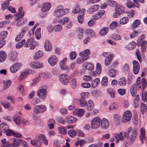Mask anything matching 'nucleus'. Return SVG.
Wrapping results in <instances>:
<instances>
[{"instance_id": "f257e3e1", "label": "nucleus", "mask_w": 147, "mask_h": 147, "mask_svg": "<svg viewBox=\"0 0 147 147\" xmlns=\"http://www.w3.org/2000/svg\"><path fill=\"white\" fill-rule=\"evenodd\" d=\"M69 11L68 9H64L61 5H59L55 9L54 15L56 17H60L67 14Z\"/></svg>"}, {"instance_id": "f03ea898", "label": "nucleus", "mask_w": 147, "mask_h": 147, "mask_svg": "<svg viewBox=\"0 0 147 147\" xmlns=\"http://www.w3.org/2000/svg\"><path fill=\"white\" fill-rule=\"evenodd\" d=\"M138 131V129L137 128L132 129L131 128H129L128 129L127 133L129 135L128 137L131 141H133L136 139Z\"/></svg>"}, {"instance_id": "7ed1b4c3", "label": "nucleus", "mask_w": 147, "mask_h": 147, "mask_svg": "<svg viewBox=\"0 0 147 147\" xmlns=\"http://www.w3.org/2000/svg\"><path fill=\"white\" fill-rule=\"evenodd\" d=\"M101 120L99 117H96L93 119L91 121V128L92 129H96L99 127Z\"/></svg>"}, {"instance_id": "20e7f679", "label": "nucleus", "mask_w": 147, "mask_h": 147, "mask_svg": "<svg viewBox=\"0 0 147 147\" xmlns=\"http://www.w3.org/2000/svg\"><path fill=\"white\" fill-rule=\"evenodd\" d=\"M59 79L61 83L63 84L67 85L69 83V77L67 75L63 74L59 75Z\"/></svg>"}, {"instance_id": "39448f33", "label": "nucleus", "mask_w": 147, "mask_h": 147, "mask_svg": "<svg viewBox=\"0 0 147 147\" xmlns=\"http://www.w3.org/2000/svg\"><path fill=\"white\" fill-rule=\"evenodd\" d=\"M47 110V107L44 105H36L34 107V111L36 114L43 113Z\"/></svg>"}, {"instance_id": "423d86ee", "label": "nucleus", "mask_w": 147, "mask_h": 147, "mask_svg": "<svg viewBox=\"0 0 147 147\" xmlns=\"http://www.w3.org/2000/svg\"><path fill=\"white\" fill-rule=\"evenodd\" d=\"M131 119V113L129 111H127L124 113L122 116V121L126 122L130 121Z\"/></svg>"}, {"instance_id": "0eeeda50", "label": "nucleus", "mask_w": 147, "mask_h": 147, "mask_svg": "<svg viewBox=\"0 0 147 147\" xmlns=\"http://www.w3.org/2000/svg\"><path fill=\"white\" fill-rule=\"evenodd\" d=\"M47 91L46 89L42 88L39 89L37 92V95L41 99L44 100L46 98Z\"/></svg>"}, {"instance_id": "6e6552de", "label": "nucleus", "mask_w": 147, "mask_h": 147, "mask_svg": "<svg viewBox=\"0 0 147 147\" xmlns=\"http://www.w3.org/2000/svg\"><path fill=\"white\" fill-rule=\"evenodd\" d=\"M126 132H121L117 134L115 136V139L116 140V142L117 143L118 142L119 140L121 141L124 140L126 138Z\"/></svg>"}, {"instance_id": "1a4fd4ad", "label": "nucleus", "mask_w": 147, "mask_h": 147, "mask_svg": "<svg viewBox=\"0 0 147 147\" xmlns=\"http://www.w3.org/2000/svg\"><path fill=\"white\" fill-rule=\"evenodd\" d=\"M17 53L15 51L10 52L9 55V59L13 62H17L18 60L17 58Z\"/></svg>"}, {"instance_id": "9d476101", "label": "nucleus", "mask_w": 147, "mask_h": 147, "mask_svg": "<svg viewBox=\"0 0 147 147\" xmlns=\"http://www.w3.org/2000/svg\"><path fill=\"white\" fill-rule=\"evenodd\" d=\"M27 31V28H26L25 27L22 28L21 32L16 36L15 38V40L18 42L21 40L25 35Z\"/></svg>"}, {"instance_id": "9b49d317", "label": "nucleus", "mask_w": 147, "mask_h": 147, "mask_svg": "<svg viewBox=\"0 0 147 147\" xmlns=\"http://www.w3.org/2000/svg\"><path fill=\"white\" fill-rule=\"evenodd\" d=\"M20 64L18 63H16L12 65L10 67L9 70L12 73H16L20 69Z\"/></svg>"}, {"instance_id": "f8f14e48", "label": "nucleus", "mask_w": 147, "mask_h": 147, "mask_svg": "<svg viewBox=\"0 0 147 147\" xmlns=\"http://www.w3.org/2000/svg\"><path fill=\"white\" fill-rule=\"evenodd\" d=\"M30 66L32 68L37 69L42 68L43 64L38 62H32L30 63Z\"/></svg>"}, {"instance_id": "ddd939ff", "label": "nucleus", "mask_w": 147, "mask_h": 147, "mask_svg": "<svg viewBox=\"0 0 147 147\" xmlns=\"http://www.w3.org/2000/svg\"><path fill=\"white\" fill-rule=\"evenodd\" d=\"M101 124L102 128L104 129H107L109 125L108 120L105 118H103L101 119Z\"/></svg>"}, {"instance_id": "4468645a", "label": "nucleus", "mask_w": 147, "mask_h": 147, "mask_svg": "<svg viewBox=\"0 0 147 147\" xmlns=\"http://www.w3.org/2000/svg\"><path fill=\"white\" fill-rule=\"evenodd\" d=\"M133 71L135 74H137L140 70V65L138 62L136 60H134L133 62Z\"/></svg>"}, {"instance_id": "2eb2a0df", "label": "nucleus", "mask_w": 147, "mask_h": 147, "mask_svg": "<svg viewBox=\"0 0 147 147\" xmlns=\"http://www.w3.org/2000/svg\"><path fill=\"white\" fill-rule=\"evenodd\" d=\"M57 58L54 55L51 56L48 59L49 63L51 66L55 65L57 63Z\"/></svg>"}, {"instance_id": "dca6fc26", "label": "nucleus", "mask_w": 147, "mask_h": 147, "mask_svg": "<svg viewBox=\"0 0 147 147\" xmlns=\"http://www.w3.org/2000/svg\"><path fill=\"white\" fill-rule=\"evenodd\" d=\"M29 70H26L22 72L18 78V81L19 82L22 81L24 78L26 77L29 74Z\"/></svg>"}, {"instance_id": "f3484780", "label": "nucleus", "mask_w": 147, "mask_h": 147, "mask_svg": "<svg viewBox=\"0 0 147 147\" xmlns=\"http://www.w3.org/2000/svg\"><path fill=\"white\" fill-rule=\"evenodd\" d=\"M99 8V6L98 5H93L88 9L87 10L88 13L89 14H92L94 12L98 10Z\"/></svg>"}, {"instance_id": "a211bd4d", "label": "nucleus", "mask_w": 147, "mask_h": 147, "mask_svg": "<svg viewBox=\"0 0 147 147\" xmlns=\"http://www.w3.org/2000/svg\"><path fill=\"white\" fill-rule=\"evenodd\" d=\"M115 13L118 15L123 14L125 12L124 7L121 5H117L115 8Z\"/></svg>"}, {"instance_id": "6ab92c4d", "label": "nucleus", "mask_w": 147, "mask_h": 147, "mask_svg": "<svg viewBox=\"0 0 147 147\" xmlns=\"http://www.w3.org/2000/svg\"><path fill=\"white\" fill-rule=\"evenodd\" d=\"M9 127L8 124L5 122L1 123L0 124V131L3 133L6 132V131L9 129Z\"/></svg>"}, {"instance_id": "aec40b11", "label": "nucleus", "mask_w": 147, "mask_h": 147, "mask_svg": "<svg viewBox=\"0 0 147 147\" xmlns=\"http://www.w3.org/2000/svg\"><path fill=\"white\" fill-rule=\"evenodd\" d=\"M84 113V111L82 109H76L73 112L75 115L78 117H81L83 116Z\"/></svg>"}, {"instance_id": "412c9836", "label": "nucleus", "mask_w": 147, "mask_h": 147, "mask_svg": "<svg viewBox=\"0 0 147 147\" xmlns=\"http://www.w3.org/2000/svg\"><path fill=\"white\" fill-rule=\"evenodd\" d=\"M130 92L132 97L135 96L137 93V87L136 84H133L131 85L130 88Z\"/></svg>"}, {"instance_id": "4be33fe9", "label": "nucleus", "mask_w": 147, "mask_h": 147, "mask_svg": "<svg viewBox=\"0 0 147 147\" xmlns=\"http://www.w3.org/2000/svg\"><path fill=\"white\" fill-rule=\"evenodd\" d=\"M65 121L67 123L71 124L76 122L77 121V119L73 116H68L66 117Z\"/></svg>"}, {"instance_id": "5701e85b", "label": "nucleus", "mask_w": 147, "mask_h": 147, "mask_svg": "<svg viewBox=\"0 0 147 147\" xmlns=\"http://www.w3.org/2000/svg\"><path fill=\"white\" fill-rule=\"evenodd\" d=\"M105 13V11L104 10L99 11L97 13L93 16V19L95 20L99 19L101 18Z\"/></svg>"}, {"instance_id": "b1692460", "label": "nucleus", "mask_w": 147, "mask_h": 147, "mask_svg": "<svg viewBox=\"0 0 147 147\" xmlns=\"http://www.w3.org/2000/svg\"><path fill=\"white\" fill-rule=\"evenodd\" d=\"M51 5L49 2L44 3L42 7V11L43 12L48 11L50 9Z\"/></svg>"}, {"instance_id": "393cba45", "label": "nucleus", "mask_w": 147, "mask_h": 147, "mask_svg": "<svg viewBox=\"0 0 147 147\" xmlns=\"http://www.w3.org/2000/svg\"><path fill=\"white\" fill-rule=\"evenodd\" d=\"M145 132V130L144 128L142 127L140 129L139 138L142 142H143V140L146 139Z\"/></svg>"}, {"instance_id": "a878e982", "label": "nucleus", "mask_w": 147, "mask_h": 147, "mask_svg": "<svg viewBox=\"0 0 147 147\" xmlns=\"http://www.w3.org/2000/svg\"><path fill=\"white\" fill-rule=\"evenodd\" d=\"M44 47L45 50L47 51H50L52 50V46L49 40H46L45 41Z\"/></svg>"}, {"instance_id": "bb28decb", "label": "nucleus", "mask_w": 147, "mask_h": 147, "mask_svg": "<svg viewBox=\"0 0 147 147\" xmlns=\"http://www.w3.org/2000/svg\"><path fill=\"white\" fill-rule=\"evenodd\" d=\"M118 85L121 86H123L126 84V80L125 78L123 77H121L118 79Z\"/></svg>"}, {"instance_id": "cd10ccee", "label": "nucleus", "mask_w": 147, "mask_h": 147, "mask_svg": "<svg viewBox=\"0 0 147 147\" xmlns=\"http://www.w3.org/2000/svg\"><path fill=\"white\" fill-rule=\"evenodd\" d=\"M13 142L10 144V146L11 147H17L18 146L20 142V140L16 138H13L12 139Z\"/></svg>"}, {"instance_id": "c85d7f7f", "label": "nucleus", "mask_w": 147, "mask_h": 147, "mask_svg": "<svg viewBox=\"0 0 147 147\" xmlns=\"http://www.w3.org/2000/svg\"><path fill=\"white\" fill-rule=\"evenodd\" d=\"M114 56L113 54L109 55L108 58H106L105 60V64L106 66L109 65L112 61V58Z\"/></svg>"}, {"instance_id": "c756f323", "label": "nucleus", "mask_w": 147, "mask_h": 147, "mask_svg": "<svg viewBox=\"0 0 147 147\" xmlns=\"http://www.w3.org/2000/svg\"><path fill=\"white\" fill-rule=\"evenodd\" d=\"M38 138L42 141L43 143L45 145H47L48 144V141L46 139L45 136L43 134H40L39 135Z\"/></svg>"}, {"instance_id": "7c9ffc66", "label": "nucleus", "mask_w": 147, "mask_h": 147, "mask_svg": "<svg viewBox=\"0 0 147 147\" xmlns=\"http://www.w3.org/2000/svg\"><path fill=\"white\" fill-rule=\"evenodd\" d=\"M7 54L5 52L3 51H0V62L4 61L7 58Z\"/></svg>"}, {"instance_id": "2f4dec72", "label": "nucleus", "mask_w": 147, "mask_h": 147, "mask_svg": "<svg viewBox=\"0 0 147 147\" xmlns=\"http://www.w3.org/2000/svg\"><path fill=\"white\" fill-rule=\"evenodd\" d=\"M108 31V27H104L101 29L99 32V34L101 36H104L107 34Z\"/></svg>"}, {"instance_id": "473e14b6", "label": "nucleus", "mask_w": 147, "mask_h": 147, "mask_svg": "<svg viewBox=\"0 0 147 147\" xmlns=\"http://www.w3.org/2000/svg\"><path fill=\"white\" fill-rule=\"evenodd\" d=\"M30 143L32 145L34 146L35 147H40L41 146V142L37 139L31 140Z\"/></svg>"}, {"instance_id": "72a5a7b5", "label": "nucleus", "mask_w": 147, "mask_h": 147, "mask_svg": "<svg viewBox=\"0 0 147 147\" xmlns=\"http://www.w3.org/2000/svg\"><path fill=\"white\" fill-rule=\"evenodd\" d=\"M83 30L81 28H79L77 29V33L78 34V37L79 39H82L83 37Z\"/></svg>"}, {"instance_id": "f704fd0d", "label": "nucleus", "mask_w": 147, "mask_h": 147, "mask_svg": "<svg viewBox=\"0 0 147 147\" xmlns=\"http://www.w3.org/2000/svg\"><path fill=\"white\" fill-rule=\"evenodd\" d=\"M118 107V104L115 102H113L111 103L109 107V109L111 111L115 110L117 109Z\"/></svg>"}, {"instance_id": "c9c22d12", "label": "nucleus", "mask_w": 147, "mask_h": 147, "mask_svg": "<svg viewBox=\"0 0 147 147\" xmlns=\"http://www.w3.org/2000/svg\"><path fill=\"white\" fill-rule=\"evenodd\" d=\"M43 55V52L40 51H38L36 52L35 56L34 58V60H37L40 58L42 57Z\"/></svg>"}, {"instance_id": "e433bc0d", "label": "nucleus", "mask_w": 147, "mask_h": 147, "mask_svg": "<svg viewBox=\"0 0 147 147\" xmlns=\"http://www.w3.org/2000/svg\"><path fill=\"white\" fill-rule=\"evenodd\" d=\"M90 53V50L89 49H86V50L81 52L79 53V55L82 57H86L87 58V56L89 55Z\"/></svg>"}, {"instance_id": "4c0bfd02", "label": "nucleus", "mask_w": 147, "mask_h": 147, "mask_svg": "<svg viewBox=\"0 0 147 147\" xmlns=\"http://www.w3.org/2000/svg\"><path fill=\"white\" fill-rule=\"evenodd\" d=\"M7 35V31H2L0 33V41H4V40L6 37Z\"/></svg>"}, {"instance_id": "58836bf2", "label": "nucleus", "mask_w": 147, "mask_h": 147, "mask_svg": "<svg viewBox=\"0 0 147 147\" xmlns=\"http://www.w3.org/2000/svg\"><path fill=\"white\" fill-rule=\"evenodd\" d=\"M94 105L93 102L91 100L88 101V103L87 105V109L88 111L92 110L94 107Z\"/></svg>"}, {"instance_id": "ea45409f", "label": "nucleus", "mask_w": 147, "mask_h": 147, "mask_svg": "<svg viewBox=\"0 0 147 147\" xmlns=\"http://www.w3.org/2000/svg\"><path fill=\"white\" fill-rule=\"evenodd\" d=\"M54 123V121L53 119H50L47 122V125L50 129H53Z\"/></svg>"}, {"instance_id": "a19ab883", "label": "nucleus", "mask_w": 147, "mask_h": 147, "mask_svg": "<svg viewBox=\"0 0 147 147\" xmlns=\"http://www.w3.org/2000/svg\"><path fill=\"white\" fill-rule=\"evenodd\" d=\"M16 21H18L16 23V25L17 26H20L23 24H24L26 22V20H23L20 18H19L17 19Z\"/></svg>"}, {"instance_id": "79ce46f5", "label": "nucleus", "mask_w": 147, "mask_h": 147, "mask_svg": "<svg viewBox=\"0 0 147 147\" xmlns=\"http://www.w3.org/2000/svg\"><path fill=\"white\" fill-rule=\"evenodd\" d=\"M87 35L90 37H92L95 36V34L94 31L90 29H88L86 31Z\"/></svg>"}, {"instance_id": "37998d69", "label": "nucleus", "mask_w": 147, "mask_h": 147, "mask_svg": "<svg viewBox=\"0 0 147 147\" xmlns=\"http://www.w3.org/2000/svg\"><path fill=\"white\" fill-rule=\"evenodd\" d=\"M11 84L10 80H7L4 82L3 89L4 90H6L10 86Z\"/></svg>"}, {"instance_id": "c03bdc74", "label": "nucleus", "mask_w": 147, "mask_h": 147, "mask_svg": "<svg viewBox=\"0 0 147 147\" xmlns=\"http://www.w3.org/2000/svg\"><path fill=\"white\" fill-rule=\"evenodd\" d=\"M136 46V43L132 41L128 45L126 48L128 50H131L135 48Z\"/></svg>"}, {"instance_id": "a18cd8bd", "label": "nucleus", "mask_w": 147, "mask_h": 147, "mask_svg": "<svg viewBox=\"0 0 147 147\" xmlns=\"http://www.w3.org/2000/svg\"><path fill=\"white\" fill-rule=\"evenodd\" d=\"M69 20V19L68 17L64 18L58 21V23L62 25L66 23Z\"/></svg>"}, {"instance_id": "49530a36", "label": "nucleus", "mask_w": 147, "mask_h": 147, "mask_svg": "<svg viewBox=\"0 0 147 147\" xmlns=\"http://www.w3.org/2000/svg\"><path fill=\"white\" fill-rule=\"evenodd\" d=\"M100 82V80L98 78L93 80L91 83L92 86L93 88L96 87Z\"/></svg>"}, {"instance_id": "de8ad7c7", "label": "nucleus", "mask_w": 147, "mask_h": 147, "mask_svg": "<svg viewBox=\"0 0 147 147\" xmlns=\"http://www.w3.org/2000/svg\"><path fill=\"white\" fill-rule=\"evenodd\" d=\"M107 3L109 5L112 7H115L118 5L116 2L113 0H108Z\"/></svg>"}, {"instance_id": "09e8293b", "label": "nucleus", "mask_w": 147, "mask_h": 147, "mask_svg": "<svg viewBox=\"0 0 147 147\" xmlns=\"http://www.w3.org/2000/svg\"><path fill=\"white\" fill-rule=\"evenodd\" d=\"M117 71L113 69H111L109 71V76L112 77H115L117 73Z\"/></svg>"}, {"instance_id": "8fccbe9b", "label": "nucleus", "mask_w": 147, "mask_h": 147, "mask_svg": "<svg viewBox=\"0 0 147 147\" xmlns=\"http://www.w3.org/2000/svg\"><path fill=\"white\" fill-rule=\"evenodd\" d=\"M14 121L17 125H20L22 122L21 117L20 116H18L14 117Z\"/></svg>"}, {"instance_id": "3c124183", "label": "nucleus", "mask_w": 147, "mask_h": 147, "mask_svg": "<svg viewBox=\"0 0 147 147\" xmlns=\"http://www.w3.org/2000/svg\"><path fill=\"white\" fill-rule=\"evenodd\" d=\"M35 35L36 38L38 40L41 37L40 28H38L35 32Z\"/></svg>"}, {"instance_id": "603ef678", "label": "nucleus", "mask_w": 147, "mask_h": 147, "mask_svg": "<svg viewBox=\"0 0 147 147\" xmlns=\"http://www.w3.org/2000/svg\"><path fill=\"white\" fill-rule=\"evenodd\" d=\"M137 5L136 6L135 4L131 2H128L126 3L127 7L129 8H134L135 7H139V6L138 4H137Z\"/></svg>"}, {"instance_id": "864d4df0", "label": "nucleus", "mask_w": 147, "mask_h": 147, "mask_svg": "<svg viewBox=\"0 0 147 147\" xmlns=\"http://www.w3.org/2000/svg\"><path fill=\"white\" fill-rule=\"evenodd\" d=\"M68 134L70 137L73 138L76 136L77 134L76 131H75L73 129H71L68 131Z\"/></svg>"}, {"instance_id": "5fc2aeb1", "label": "nucleus", "mask_w": 147, "mask_h": 147, "mask_svg": "<svg viewBox=\"0 0 147 147\" xmlns=\"http://www.w3.org/2000/svg\"><path fill=\"white\" fill-rule=\"evenodd\" d=\"M140 24V22L138 20H134L132 24V27L133 28H137Z\"/></svg>"}, {"instance_id": "6e6d98bb", "label": "nucleus", "mask_w": 147, "mask_h": 147, "mask_svg": "<svg viewBox=\"0 0 147 147\" xmlns=\"http://www.w3.org/2000/svg\"><path fill=\"white\" fill-rule=\"evenodd\" d=\"M139 97L138 95L136 96L134 101V104L136 107H138L139 104Z\"/></svg>"}, {"instance_id": "4d7b16f0", "label": "nucleus", "mask_w": 147, "mask_h": 147, "mask_svg": "<svg viewBox=\"0 0 147 147\" xmlns=\"http://www.w3.org/2000/svg\"><path fill=\"white\" fill-rule=\"evenodd\" d=\"M85 66L86 69L89 70H92L94 68V66L92 63H87L85 64Z\"/></svg>"}, {"instance_id": "13d9d810", "label": "nucleus", "mask_w": 147, "mask_h": 147, "mask_svg": "<svg viewBox=\"0 0 147 147\" xmlns=\"http://www.w3.org/2000/svg\"><path fill=\"white\" fill-rule=\"evenodd\" d=\"M128 19L127 17H124L121 18L120 20V23L121 24H124L127 23L128 22Z\"/></svg>"}, {"instance_id": "bf43d9fd", "label": "nucleus", "mask_w": 147, "mask_h": 147, "mask_svg": "<svg viewBox=\"0 0 147 147\" xmlns=\"http://www.w3.org/2000/svg\"><path fill=\"white\" fill-rule=\"evenodd\" d=\"M9 4V2L5 1L2 3L1 5V9L3 10H5L7 8Z\"/></svg>"}, {"instance_id": "052dcab7", "label": "nucleus", "mask_w": 147, "mask_h": 147, "mask_svg": "<svg viewBox=\"0 0 147 147\" xmlns=\"http://www.w3.org/2000/svg\"><path fill=\"white\" fill-rule=\"evenodd\" d=\"M54 30L56 32H60L62 29V26L59 24L55 25L54 26Z\"/></svg>"}, {"instance_id": "680f3d73", "label": "nucleus", "mask_w": 147, "mask_h": 147, "mask_svg": "<svg viewBox=\"0 0 147 147\" xmlns=\"http://www.w3.org/2000/svg\"><path fill=\"white\" fill-rule=\"evenodd\" d=\"M33 40L32 38H30L29 39L26 41V43L25 45V47H30L33 42Z\"/></svg>"}, {"instance_id": "e2e57ef3", "label": "nucleus", "mask_w": 147, "mask_h": 147, "mask_svg": "<svg viewBox=\"0 0 147 147\" xmlns=\"http://www.w3.org/2000/svg\"><path fill=\"white\" fill-rule=\"evenodd\" d=\"M25 40H23L21 42L18 43L16 45V47L17 49H19L22 47L25 43Z\"/></svg>"}, {"instance_id": "0e129e2a", "label": "nucleus", "mask_w": 147, "mask_h": 147, "mask_svg": "<svg viewBox=\"0 0 147 147\" xmlns=\"http://www.w3.org/2000/svg\"><path fill=\"white\" fill-rule=\"evenodd\" d=\"M80 9L79 6L78 5H76V6L73 8L72 10V12L74 13H78L80 12Z\"/></svg>"}, {"instance_id": "69168bd1", "label": "nucleus", "mask_w": 147, "mask_h": 147, "mask_svg": "<svg viewBox=\"0 0 147 147\" xmlns=\"http://www.w3.org/2000/svg\"><path fill=\"white\" fill-rule=\"evenodd\" d=\"M117 26V24L116 22L113 21L111 23L109 27L110 28L111 30H114L115 29Z\"/></svg>"}, {"instance_id": "338daca9", "label": "nucleus", "mask_w": 147, "mask_h": 147, "mask_svg": "<svg viewBox=\"0 0 147 147\" xmlns=\"http://www.w3.org/2000/svg\"><path fill=\"white\" fill-rule=\"evenodd\" d=\"M40 76L42 78L47 79L51 77V75L48 73H44L40 74Z\"/></svg>"}, {"instance_id": "774afa93", "label": "nucleus", "mask_w": 147, "mask_h": 147, "mask_svg": "<svg viewBox=\"0 0 147 147\" xmlns=\"http://www.w3.org/2000/svg\"><path fill=\"white\" fill-rule=\"evenodd\" d=\"M58 129L59 133L62 135H65L66 134L67 132L64 128L62 127L58 128Z\"/></svg>"}]
</instances>
